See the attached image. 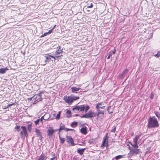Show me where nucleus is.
<instances>
[{"label":"nucleus","instance_id":"obj_34","mask_svg":"<svg viewBox=\"0 0 160 160\" xmlns=\"http://www.w3.org/2000/svg\"><path fill=\"white\" fill-rule=\"evenodd\" d=\"M72 110H76L77 111H79V106H76V107H74V108H72Z\"/></svg>","mask_w":160,"mask_h":160},{"label":"nucleus","instance_id":"obj_26","mask_svg":"<svg viewBox=\"0 0 160 160\" xmlns=\"http://www.w3.org/2000/svg\"><path fill=\"white\" fill-rule=\"evenodd\" d=\"M79 106V110L80 111L83 112L85 109V106L84 105Z\"/></svg>","mask_w":160,"mask_h":160},{"label":"nucleus","instance_id":"obj_48","mask_svg":"<svg viewBox=\"0 0 160 160\" xmlns=\"http://www.w3.org/2000/svg\"><path fill=\"white\" fill-rule=\"evenodd\" d=\"M14 104V103H12L11 104H9L6 107V108H8L9 107L11 106L12 105H13Z\"/></svg>","mask_w":160,"mask_h":160},{"label":"nucleus","instance_id":"obj_44","mask_svg":"<svg viewBox=\"0 0 160 160\" xmlns=\"http://www.w3.org/2000/svg\"><path fill=\"white\" fill-rule=\"evenodd\" d=\"M155 57L157 58H158L160 56V52H159L157 54L155 55Z\"/></svg>","mask_w":160,"mask_h":160},{"label":"nucleus","instance_id":"obj_37","mask_svg":"<svg viewBox=\"0 0 160 160\" xmlns=\"http://www.w3.org/2000/svg\"><path fill=\"white\" fill-rule=\"evenodd\" d=\"M92 7H93V5L92 4H91L90 5H88V6H86L83 9H84L85 8L86 9H87V8H92Z\"/></svg>","mask_w":160,"mask_h":160},{"label":"nucleus","instance_id":"obj_50","mask_svg":"<svg viewBox=\"0 0 160 160\" xmlns=\"http://www.w3.org/2000/svg\"><path fill=\"white\" fill-rule=\"evenodd\" d=\"M56 26V25H55L53 27L52 29V30H53L54 29V28H55Z\"/></svg>","mask_w":160,"mask_h":160},{"label":"nucleus","instance_id":"obj_47","mask_svg":"<svg viewBox=\"0 0 160 160\" xmlns=\"http://www.w3.org/2000/svg\"><path fill=\"white\" fill-rule=\"evenodd\" d=\"M53 31L52 29H51L50 30L47 32H48V34H50L51 33H52V31Z\"/></svg>","mask_w":160,"mask_h":160},{"label":"nucleus","instance_id":"obj_35","mask_svg":"<svg viewBox=\"0 0 160 160\" xmlns=\"http://www.w3.org/2000/svg\"><path fill=\"white\" fill-rule=\"evenodd\" d=\"M60 114L61 111L59 112L58 113V114H57L56 117V118L57 120H58L60 118Z\"/></svg>","mask_w":160,"mask_h":160},{"label":"nucleus","instance_id":"obj_18","mask_svg":"<svg viewBox=\"0 0 160 160\" xmlns=\"http://www.w3.org/2000/svg\"><path fill=\"white\" fill-rule=\"evenodd\" d=\"M85 149V148L82 149L78 148L77 150V152L80 155H82L83 154V152Z\"/></svg>","mask_w":160,"mask_h":160},{"label":"nucleus","instance_id":"obj_8","mask_svg":"<svg viewBox=\"0 0 160 160\" xmlns=\"http://www.w3.org/2000/svg\"><path fill=\"white\" fill-rule=\"evenodd\" d=\"M42 94V93L40 92H39L35 95L34 97H35V101H40L42 100L41 95Z\"/></svg>","mask_w":160,"mask_h":160},{"label":"nucleus","instance_id":"obj_23","mask_svg":"<svg viewBox=\"0 0 160 160\" xmlns=\"http://www.w3.org/2000/svg\"><path fill=\"white\" fill-rule=\"evenodd\" d=\"M32 124L31 123L28 124L27 126V129L30 132H31L32 130Z\"/></svg>","mask_w":160,"mask_h":160},{"label":"nucleus","instance_id":"obj_30","mask_svg":"<svg viewBox=\"0 0 160 160\" xmlns=\"http://www.w3.org/2000/svg\"><path fill=\"white\" fill-rule=\"evenodd\" d=\"M98 114H97V116H98L100 114H102V115H103L104 113V112L103 111H100V110H98Z\"/></svg>","mask_w":160,"mask_h":160},{"label":"nucleus","instance_id":"obj_4","mask_svg":"<svg viewBox=\"0 0 160 160\" xmlns=\"http://www.w3.org/2000/svg\"><path fill=\"white\" fill-rule=\"evenodd\" d=\"M63 99L67 103L70 105L73 102L72 98V95H71L70 96H65L64 97Z\"/></svg>","mask_w":160,"mask_h":160},{"label":"nucleus","instance_id":"obj_19","mask_svg":"<svg viewBox=\"0 0 160 160\" xmlns=\"http://www.w3.org/2000/svg\"><path fill=\"white\" fill-rule=\"evenodd\" d=\"M8 70L7 68H2L0 69V73L2 74L5 73L6 71Z\"/></svg>","mask_w":160,"mask_h":160},{"label":"nucleus","instance_id":"obj_55","mask_svg":"<svg viewBox=\"0 0 160 160\" xmlns=\"http://www.w3.org/2000/svg\"><path fill=\"white\" fill-rule=\"evenodd\" d=\"M78 145H82L81 144H79Z\"/></svg>","mask_w":160,"mask_h":160},{"label":"nucleus","instance_id":"obj_52","mask_svg":"<svg viewBox=\"0 0 160 160\" xmlns=\"http://www.w3.org/2000/svg\"><path fill=\"white\" fill-rule=\"evenodd\" d=\"M32 97L31 98H29V99L30 100H31L32 99Z\"/></svg>","mask_w":160,"mask_h":160},{"label":"nucleus","instance_id":"obj_15","mask_svg":"<svg viewBox=\"0 0 160 160\" xmlns=\"http://www.w3.org/2000/svg\"><path fill=\"white\" fill-rule=\"evenodd\" d=\"M87 128L85 127L81 128L80 129V132L82 133L85 135L87 133Z\"/></svg>","mask_w":160,"mask_h":160},{"label":"nucleus","instance_id":"obj_14","mask_svg":"<svg viewBox=\"0 0 160 160\" xmlns=\"http://www.w3.org/2000/svg\"><path fill=\"white\" fill-rule=\"evenodd\" d=\"M47 158V156H45L44 154L42 153L39 157L38 160H45Z\"/></svg>","mask_w":160,"mask_h":160},{"label":"nucleus","instance_id":"obj_57","mask_svg":"<svg viewBox=\"0 0 160 160\" xmlns=\"http://www.w3.org/2000/svg\"><path fill=\"white\" fill-rule=\"evenodd\" d=\"M82 144H84V142H82Z\"/></svg>","mask_w":160,"mask_h":160},{"label":"nucleus","instance_id":"obj_41","mask_svg":"<svg viewBox=\"0 0 160 160\" xmlns=\"http://www.w3.org/2000/svg\"><path fill=\"white\" fill-rule=\"evenodd\" d=\"M113 128L111 130V132H115L116 129V127L115 126H114L113 127Z\"/></svg>","mask_w":160,"mask_h":160},{"label":"nucleus","instance_id":"obj_39","mask_svg":"<svg viewBox=\"0 0 160 160\" xmlns=\"http://www.w3.org/2000/svg\"><path fill=\"white\" fill-rule=\"evenodd\" d=\"M89 107L88 106H86L85 107V112H86L89 109Z\"/></svg>","mask_w":160,"mask_h":160},{"label":"nucleus","instance_id":"obj_40","mask_svg":"<svg viewBox=\"0 0 160 160\" xmlns=\"http://www.w3.org/2000/svg\"><path fill=\"white\" fill-rule=\"evenodd\" d=\"M65 131L67 132L68 131H73L74 132L75 131V130L74 129H72L68 128H66Z\"/></svg>","mask_w":160,"mask_h":160},{"label":"nucleus","instance_id":"obj_32","mask_svg":"<svg viewBox=\"0 0 160 160\" xmlns=\"http://www.w3.org/2000/svg\"><path fill=\"white\" fill-rule=\"evenodd\" d=\"M59 138H60V141H61V142L62 143H63L65 142V139L64 138H61L60 136H59Z\"/></svg>","mask_w":160,"mask_h":160},{"label":"nucleus","instance_id":"obj_49","mask_svg":"<svg viewBox=\"0 0 160 160\" xmlns=\"http://www.w3.org/2000/svg\"><path fill=\"white\" fill-rule=\"evenodd\" d=\"M111 106H109L108 107V108L107 109V111H108V112H109V113H112V112H110L109 111V108H111Z\"/></svg>","mask_w":160,"mask_h":160},{"label":"nucleus","instance_id":"obj_9","mask_svg":"<svg viewBox=\"0 0 160 160\" xmlns=\"http://www.w3.org/2000/svg\"><path fill=\"white\" fill-rule=\"evenodd\" d=\"M45 57L46 58V60L44 61L45 63L43 64V65H45L47 62H49L51 58H54V56L48 54L46 55Z\"/></svg>","mask_w":160,"mask_h":160},{"label":"nucleus","instance_id":"obj_1","mask_svg":"<svg viewBox=\"0 0 160 160\" xmlns=\"http://www.w3.org/2000/svg\"><path fill=\"white\" fill-rule=\"evenodd\" d=\"M147 126L149 128H156L159 126L158 120L155 116L149 118Z\"/></svg>","mask_w":160,"mask_h":160},{"label":"nucleus","instance_id":"obj_17","mask_svg":"<svg viewBox=\"0 0 160 160\" xmlns=\"http://www.w3.org/2000/svg\"><path fill=\"white\" fill-rule=\"evenodd\" d=\"M116 52V50L115 49H114L113 51H110L109 52V54L108 57L107 59H109L110 58V57L111 56H112V55L114 54Z\"/></svg>","mask_w":160,"mask_h":160},{"label":"nucleus","instance_id":"obj_13","mask_svg":"<svg viewBox=\"0 0 160 160\" xmlns=\"http://www.w3.org/2000/svg\"><path fill=\"white\" fill-rule=\"evenodd\" d=\"M102 104V102H98L96 104V107L98 111V110H99V108L105 109V106L101 107L100 105Z\"/></svg>","mask_w":160,"mask_h":160},{"label":"nucleus","instance_id":"obj_56","mask_svg":"<svg viewBox=\"0 0 160 160\" xmlns=\"http://www.w3.org/2000/svg\"><path fill=\"white\" fill-rule=\"evenodd\" d=\"M101 107H103V106H102V104L100 105Z\"/></svg>","mask_w":160,"mask_h":160},{"label":"nucleus","instance_id":"obj_20","mask_svg":"<svg viewBox=\"0 0 160 160\" xmlns=\"http://www.w3.org/2000/svg\"><path fill=\"white\" fill-rule=\"evenodd\" d=\"M51 155L52 156V157L50 158V160H57V155L55 153H51Z\"/></svg>","mask_w":160,"mask_h":160},{"label":"nucleus","instance_id":"obj_43","mask_svg":"<svg viewBox=\"0 0 160 160\" xmlns=\"http://www.w3.org/2000/svg\"><path fill=\"white\" fill-rule=\"evenodd\" d=\"M61 56H62V55H61ZM61 57V56H58L56 57H54V58L55 60L57 58H60Z\"/></svg>","mask_w":160,"mask_h":160},{"label":"nucleus","instance_id":"obj_25","mask_svg":"<svg viewBox=\"0 0 160 160\" xmlns=\"http://www.w3.org/2000/svg\"><path fill=\"white\" fill-rule=\"evenodd\" d=\"M67 116L68 118H70L71 116V112L70 110H68L66 112Z\"/></svg>","mask_w":160,"mask_h":160},{"label":"nucleus","instance_id":"obj_22","mask_svg":"<svg viewBox=\"0 0 160 160\" xmlns=\"http://www.w3.org/2000/svg\"><path fill=\"white\" fill-rule=\"evenodd\" d=\"M66 128H65L64 125L62 123H61L60 125V128L59 129V131H60L63 130H65Z\"/></svg>","mask_w":160,"mask_h":160},{"label":"nucleus","instance_id":"obj_31","mask_svg":"<svg viewBox=\"0 0 160 160\" xmlns=\"http://www.w3.org/2000/svg\"><path fill=\"white\" fill-rule=\"evenodd\" d=\"M131 145L133 147L137 149L138 147V145L137 143H135L134 144H132V143H131Z\"/></svg>","mask_w":160,"mask_h":160},{"label":"nucleus","instance_id":"obj_11","mask_svg":"<svg viewBox=\"0 0 160 160\" xmlns=\"http://www.w3.org/2000/svg\"><path fill=\"white\" fill-rule=\"evenodd\" d=\"M35 132L38 137H39L40 139H42V133L40 132V130L37 128L35 129Z\"/></svg>","mask_w":160,"mask_h":160},{"label":"nucleus","instance_id":"obj_51","mask_svg":"<svg viewBox=\"0 0 160 160\" xmlns=\"http://www.w3.org/2000/svg\"><path fill=\"white\" fill-rule=\"evenodd\" d=\"M54 130V132H56L58 130H59V129H55V130Z\"/></svg>","mask_w":160,"mask_h":160},{"label":"nucleus","instance_id":"obj_6","mask_svg":"<svg viewBox=\"0 0 160 160\" xmlns=\"http://www.w3.org/2000/svg\"><path fill=\"white\" fill-rule=\"evenodd\" d=\"M66 140L68 143L70 145H71L72 146H73L75 145L74 142V140L71 137L67 136Z\"/></svg>","mask_w":160,"mask_h":160},{"label":"nucleus","instance_id":"obj_12","mask_svg":"<svg viewBox=\"0 0 160 160\" xmlns=\"http://www.w3.org/2000/svg\"><path fill=\"white\" fill-rule=\"evenodd\" d=\"M50 129L48 130V135L49 136H52L54 133V130L52 128H50Z\"/></svg>","mask_w":160,"mask_h":160},{"label":"nucleus","instance_id":"obj_38","mask_svg":"<svg viewBox=\"0 0 160 160\" xmlns=\"http://www.w3.org/2000/svg\"><path fill=\"white\" fill-rule=\"evenodd\" d=\"M20 126H17L15 127V129H16L17 131L19 132L20 131Z\"/></svg>","mask_w":160,"mask_h":160},{"label":"nucleus","instance_id":"obj_54","mask_svg":"<svg viewBox=\"0 0 160 160\" xmlns=\"http://www.w3.org/2000/svg\"><path fill=\"white\" fill-rule=\"evenodd\" d=\"M78 115H79L77 114H76V115H75V116H78Z\"/></svg>","mask_w":160,"mask_h":160},{"label":"nucleus","instance_id":"obj_42","mask_svg":"<svg viewBox=\"0 0 160 160\" xmlns=\"http://www.w3.org/2000/svg\"><path fill=\"white\" fill-rule=\"evenodd\" d=\"M40 119H38L37 120L35 121H34V123L36 125H37L39 123V122H40Z\"/></svg>","mask_w":160,"mask_h":160},{"label":"nucleus","instance_id":"obj_45","mask_svg":"<svg viewBox=\"0 0 160 160\" xmlns=\"http://www.w3.org/2000/svg\"><path fill=\"white\" fill-rule=\"evenodd\" d=\"M154 96V94L153 93H152L150 96V98L152 99L153 98Z\"/></svg>","mask_w":160,"mask_h":160},{"label":"nucleus","instance_id":"obj_33","mask_svg":"<svg viewBox=\"0 0 160 160\" xmlns=\"http://www.w3.org/2000/svg\"><path fill=\"white\" fill-rule=\"evenodd\" d=\"M155 114L156 116L158 118V119L160 120V114L158 112H155Z\"/></svg>","mask_w":160,"mask_h":160},{"label":"nucleus","instance_id":"obj_36","mask_svg":"<svg viewBox=\"0 0 160 160\" xmlns=\"http://www.w3.org/2000/svg\"><path fill=\"white\" fill-rule=\"evenodd\" d=\"M45 116V115H44V116L42 117H41V119H40V121L41 122H42V120H43H43H48V119H49V118H47V119H44V117Z\"/></svg>","mask_w":160,"mask_h":160},{"label":"nucleus","instance_id":"obj_46","mask_svg":"<svg viewBox=\"0 0 160 160\" xmlns=\"http://www.w3.org/2000/svg\"><path fill=\"white\" fill-rule=\"evenodd\" d=\"M48 32H45L44 33V34H43V35L42 36H41V37H44V36H47V35H48Z\"/></svg>","mask_w":160,"mask_h":160},{"label":"nucleus","instance_id":"obj_10","mask_svg":"<svg viewBox=\"0 0 160 160\" xmlns=\"http://www.w3.org/2000/svg\"><path fill=\"white\" fill-rule=\"evenodd\" d=\"M128 72V69H126L123 70L120 76V78L122 79H123Z\"/></svg>","mask_w":160,"mask_h":160},{"label":"nucleus","instance_id":"obj_53","mask_svg":"<svg viewBox=\"0 0 160 160\" xmlns=\"http://www.w3.org/2000/svg\"><path fill=\"white\" fill-rule=\"evenodd\" d=\"M6 107H5V108H4V109H7V108H6Z\"/></svg>","mask_w":160,"mask_h":160},{"label":"nucleus","instance_id":"obj_29","mask_svg":"<svg viewBox=\"0 0 160 160\" xmlns=\"http://www.w3.org/2000/svg\"><path fill=\"white\" fill-rule=\"evenodd\" d=\"M123 155H119L116 156L115 157V158L116 160H117L120 158H122L123 157Z\"/></svg>","mask_w":160,"mask_h":160},{"label":"nucleus","instance_id":"obj_2","mask_svg":"<svg viewBox=\"0 0 160 160\" xmlns=\"http://www.w3.org/2000/svg\"><path fill=\"white\" fill-rule=\"evenodd\" d=\"M96 116H97V113H94L91 110H89L87 113L81 116V118H92Z\"/></svg>","mask_w":160,"mask_h":160},{"label":"nucleus","instance_id":"obj_5","mask_svg":"<svg viewBox=\"0 0 160 160\" xmlns=\"http://www.w3.org/2000/svg\"><path fill=\"white\" fill-rule=\"evenodd\" d=\"M129 149L130 150V153L131 154V156H133L134 155L140 153V150L138 149H130V147H129Z\"/></svg>","mask_w":160,"mask_h":160},{"label":"nucleus","instance_id":"obj_16","mask_svg":"<svg viewBox=\"0 0 160 160\" xmlns=\"http://www.w3.org/2000/svg\"><path fill=\"white\" fill-rule=\"evenodd\" d=\"M72 90L71 92L72 93L78 91L80 89L79 88H77L76 87H72L71 88Z\"/></svg>","mask_w":160,"mask_h":160},{"label":"nucleus","instance_id":"obj_21","mask_svg":"<svg viewBox=\"0 0 160 160\" xmlns=\"http://www.w3.org/2000/svg\"><path fill=\"white\" fill-rule=\"evenodd\" d=\"M58 49L55 52V55L60 54L62 52V50L60 49V46L58 47Z\"/></svg>","mask_w":160,"mask_h":160},{"label":"nucleus","instance_id":"obj_3","mask_svg":"<svg viewBox=\"0 0 160 160\" xmlns=\"http://www.w3.org/2000/svg\"><path fill=\"white\" fill-rule=\"evenodd\" d=\"M108 133H106L103 138L102 142L101 145V147L106 146L108 147Z\"/></svg>","mask_w":160,"mask_h":160},{"label":"nucleus","instance_id":"obj_28","mask_svg":"<svg viewBox=\"0 0 160 160\" xmlns=\"http://www.w3.org/2000/svg\"><path fill=\"white\" fill-rule=\"evenodd\" d=\"M78 122H73L71 124V126L72 128H74L77 125Z\"/></svg>","mask_w":160,"mask_h":160},{"label":"nucleus","instance_id":"obj_24","mask_svg":"<svg viewBox=\"0 0 160 160\" xmlns=\"http://www.w3.org/2000/svg\"><path fill=\"white\" fill-rule=\"evenodd\" d=\"M140 137V135H137L133 139V142L134 143H138V141L139 139V138Z\"/></svg>","mask_w":160,"mask_h":160},{"label":"nucleus","instance_id":"obj_27","mask_svg":"<svg viewBox=\"0 0 160 160\" xmlns=\"http://www.w3.org/2000/svg\"><path fill=\"white\" fill-rule=\"evenodd\" d=\"M72 98L73 102L74 101H75L78 99L79 98V97L74 96L72 95Z\"/></svg>","mask_w":160,"mask_h":160},{"label":"nucleus","instance_id":"obj_7","mask_svg":"<svg viewBox=\"0 0 160 160\" xmlns=\"http://www.w3.org/2000/svg\"><path fill=\"white\" fill-rule=\"evenodd\" d=\"M21 128L22 129V131H21L20 133L21 136L23 137V135L27 136V131L26 127L24 126H21Z\"/></svg>","mask_w":160,"mask_h":160}]
</instances>
